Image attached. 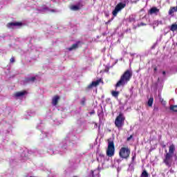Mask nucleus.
<instances>
[{"label": "nucleus", "instance_id": "e433bc0d", "mask_svg": "<svg viewBox=\"0 0 177 177\" xmlns=\"http://www.w3.org/2000/svg\"><path fill=\"white\" fill-rule=\"evenodd\" d=\"M140 26H146V24L141 22L138 26L140 27Z\"/></svg>", "mask_w": 177, "mask_h": 177}, {"label": "nucleus", "instance_id": "2eb2a0df", "mask_svg": "<svg viewBox=\"0 0 177 177\" xmlns=\"http://www.w3.org/2000/svg\"><path fill=\"white\" fill-rule=\"evenodd\" d=\"M170 30L173 31V32L174 31H177V24H171V28H170Z\"/></svg>", "mask_w": 177, "mask_h": 177}, {"label": "nucleus", "instance_id": "1a4fd4ad", "mask_svg": "<svg viewBox=\"0 0 177 177\" xmlns=\"http://www.w3.org/2000/svg\"><path fill=\"white\" fill-rule=\"evenodd\" d=\"M100 83H103V80H102V79H99L96 81L92 82V83L88 85V88H91L93 86H97V85H99V84Z\"/></svg>", "mask_w": 177, "mask_h": 177}, {"label": "nucleus", "instance_id": "a878e982", "mask_svg": "<svg viewBox=\"0 0 177 177\" xmlns=\"http://www.w3.org/2000/svg\"><path fill=\"white\" fill-rule=\"evenodd\" d=\"M109 70H110V67L106 66L104 71H100V74H102V73H109Z\"/></svg>", "mask_w": 177, "mask_h": 177}, {"label": "nucleus", "instance_id": "37998d69", "mask_svg": "<svg viewBox=\"0 0 177 177\" xmlns=\"http://www.w3.org/2000/svg\"><path fill=\"white\" fill-rule=\"evenodd\" d=\"M107 161H109V160H105V162H107Z\"/></svg>", "mask_w": 177, "mask_h": 177}, {"label": "nucleus", "instance_id": "79ce46f5", "mask_svg": "<svg viewBox=\"0 0 177 177\" xmlns=\"http://www.w3.org/2000/svg\"><path fill=\"white\" fill-rule=\"evenodd\" d=\"M95 112H91V114H94Z\"/></svg>", "mask_w": 177, "mask_h": 177}, {"label": "nucleus", "instance_id": "dca6fc26", "mask_svg": "<svg viewBox=\"0 0 177 177\" xmlns=\"http://www.w3.org/2000/svg\"><path fill=\"white\" fill-rule=\"evenodd\" d=\"M39 12H46V10H49V8H47L46 6H43L39 9Z\"/></svg>", "mask_w": 177, "mask_h": 177}, {"label": "nucleus", "instance_id": "423d86ee", "mask_svg": "<svg viewBox=\"0 0 177 177\" xmlns=\"http://www.w3.org/2000/svg\"><path fill=\"white\" fill-rule=\"evenodd\" d=\"M20 26H21V23L19 22H11L7 24L8 28H17V27H20Z\"/></svg>", "mask_w": 177, "mask_h": 177}, {"label": "nucleus", "instance_id": "a211bd4d", "mask_svg": "<svg viewBox=\"0 0 177 177\" xmlns=\"http://www.w3.org/2000/svg\"><path fill=\"white\" fill-rule=\"evenodd\" d=\"M77 48H78V44H73V46L70 48H68V50H74V49H77Z\"/></svg>", "mask_w": 177, "mask_h": 177}, {"label": "nucleus", "instance_id": "f257e3e1", "mask_svg": "<svg viewBox=\"0 0 177 177\" xmlns=\"http://www.w3.org/2000/svg\"><path fill=\"white\" fill-rule=\"evenodd\" d=\"M132 72L130 70H127L124 72V73L121 75L120 80L115 84V88H120V86H125L127 84H128L131 81V78H132Z\"/></svg>", "mask_w": 177, "mask_h": 177}, {"label": "nucleus", "instance_id": "f8f14e48", "mask_svg": "<svg viewBox=\"0 0 177 177\" xmlns=\"http://www.w3.org/2000/svg\"><path fill=\"white\" fill-rule=\"evenodd\" d=\"M27 93L26 91H19L15 94V97H23Z\"/></svg>", "mask_w": 177, "mask_h": 177}, {"label": "nucleus", "instance_id": "4468645a", "mask_svg": "<svg viewBox=\"0 0 177 177\" xmlns=\"http://www.w3.org/2000/svg\"><path fill=\"white\" fill-rule=\"evenodd\" d=\"M153 102H154V98H153L152 97H150L147 102V104L149 106V107H151L153 106Z\"/></svg>", "mask_w": 177, "mask_h": 177}, {"label": "nucleus", "instance_id": "72a5a7b5", "mask_svg": "<svg viewBox=\"0 0 177 177\" xmlns=\"http://www.w3.org/2000/svg\"><path fill=\"white\" fill-rule=\"evenodd\" d=\"M10 63H15V57H12V58L10 59Z\"/></svg>", "mask_w": 177, "mask_h": 177}, {"label": "nucleus", "instance_id": "6e6552de", "mask_svg": "<svg viewBox=\"0 0 177 177\" xmlns=\"http://www.w3.org/2000/svg\"><path fill=\"white\" fill-rule=\"evenodd\" d=\"M160 13V9L157 8V7H152L149 10V15H158Z\"/></svg>", "mask_w": 177, "mask_h": 177}, {"label": "nucleus", "instance_id": "2f4dec72", "mask_svg": "<svg viewBox=\"0 0 177 177\" xmlns=\"http://www.w3.org/2000/svg\"><path fill=\"white\" fill-rule=\"evenodd\" d=\"M153 26H156V27H158V26H159L158 20L155 21L153 22Z\"/></svg>", "mask_w": 177, "mask_h": 177}, {"label": "nucleus", "instance_id": "39448f33", "mask_svg": "<svg viewBox=\"0 0 177 177\" xmlns=\"http://www.w3.org/2000/svg\"><path fill=\"white\" fill-rule=\"evenodd\" d=\"M172 157H174V155H171L167 153L165 154L163 162L165 164V165H167V167H171L172 165Z\"/></svg>", "mask_w": 177, "mask_h": 177}, {"label": "nucleus", "instance_id": "4be33fe9", "mask_svg": "<svg viewBox=\"0 0 177 177\" xmlns=\"http://www.w3.org/2000/svg\"><path fill=\"white\" fill-rule=\"evenodd\" d=\"M142 177H149V173L146 170H144L141 174Z\"/></svg>", "mask_w": 177, "mask_h": 177}, {"label": "nucleus", "instance_id": "412c9836", "mask_svg": "<svg viewBox=\"0 0 177 177\" xmlns=\"http://www.w3.org/2000/svg\"><path fill=\"white\" fill-rule=\"evenodd\" d=\"M98 117L100 120H102L103 118V111L102 110H99L97 112Z\"/></svg>", "mask_w": 177, "mask_h": 177}, {"label": "nucleus", "instance_id": "9d476101", "mask_svg": "<svg viewBox=\"0 0 177 177\" xmlns=\"http://www.w3.org/2000/svg\"><path fill=\"white\" fill-rule=\"evenodd\" d=\"M106 156L111 157V140H108V149L106 150Z\"/></svg>", "mask_w": 177, "mask_h": 177}, {"label": "nucleus", "instance_id": "c756f323", "mask_svg": "<svg viewBox=\"0 0 177 177\" xmlns=\"http://www.w3.org/2000/svg\"><path fill=\"white\" fill-rule=\"evenodd\" d=\"M61 147L62 150H66V149H67V145L65 143L64 145H61Z\"/></svg>", "mask_w": 177, "mask_h": 177}, {"label": "nucleus", "instance_id": "bb28decb", "mask_svg": "<svg viewBox=\"0 0 177 177\" xmlns=\"http://www.w3.org/2000/svg\"><path fill=\"white\" fill-rule=\"evenodd\" d=\"M159 100H160V103H162L163 105L167 104V101L164 100V98L160 97Z\"/></svg>", "mask_w": 177, "mask_h": 177}, {"label": "nucleus", "instance_id": "ea45409f", "mask_svg": "<svg viewBox=\"0 0 177 177\" xmlns=\"http://www.w3.org/2000/svg\"><path fill=\"white\" fill-rule=\"evenodd\" d=\"M162 74H163V75H165L166 73H165V71H162Z\"/></svg>", "mask_w": 177, "mask_h": 177}, {"label": "nucleus", "instance_id": "393cba45", "mask_svg": "<svg viewBox=\"0 0 177 177\" xmlns=\"http://www.w3.org/2000/svg\"><path fill=\"white\" fill-rule=\"evenodd\" d=\"M175 8L174 7H171L169 10V15H173V13H175Z\"/></svg>", "mask_w": 177, "mask_h": 177}, {"label": "nucleus", "instance_id": "58836bf2", "mask_svg": "<svg viewBox=\"0 0 177 177\" xmlns=\"http://www.w3.org/2000/svg\"><path fill=\"white\" fill-rule=\"evenodd\" d=\"M173 8H174L175 12H177V6L176 7H173Z\"/></svg>", "mask_w": 177, "mask_h": 177}, {"label": "nucleus", "instance_id": "7ed1b4c3", "mask_svg": "<svg viewBox=\"0 0 177 177\" xmlns=\"http://www.w3.org/2000/svg\"><path fill=\"white\" fill-rule=\"evenodd\" d=\"M119 156L120 158H124V160H128L129 156H131V150L128 147H122L119 152Z\"/></svg>", "mask_w": 177, "mask_h": 177}, {"label": "nucleus", "instance_id": "b1692460", "mask_svg": "<svg viewBox=\"0 0 177 177\" xmlns=\"http://www.w3.org/2000/svg\"><path fill=\"white\" fill-rule=\"evenodd\" d=\"M114 142H111V156H114Z\"/></svg>", "mask_w": 177, "mask_h": 177}, {"label": "nucleus", "instance_id": "473e14b6", "mask_svg": "<svg viewBox=\"0 0 177 177\" xmlns=\"http://www.w3.org/2000/svg\"><path fill=\"white\" fill-rule=\"evenodd\" d=\"M132 138H133V135H131L129 138H127V142H129Z\"/></svg>", "mask_w": 177, "mask_h": 177}, {"label": "nucleus", "instance_id": "7c9ffc66", "mask_svg": "<svg viewBox=\"0 0 177 177\" xmlns=\"http://www.w3.org/2000/svg\"><path fill=\"white\" fill-rule=\"evenodd\" d=\"M50 12H52L53 13H57L59 10L57 9H52V10H50Z\"/></svg>", "mask_w": 177, "mask_h": 177}, {"label": "nucleus", "instance_id": "5701e85b", "mask_svg": "<svg viewBox=\"0 0 177 177\" xmlns=\"http://www.w3.org/2000/svg\"><path fill=\"white\" fill-rule=\"evenodd\" d=\"M71 10H80V6H72L71 7Z\"/></svg>", "mask_w": 177, "mask_h": 177}, {"label": "nucleus", "instance_id": "c85d7f7f", "mask_svg": "<svg viewBox=\"0 0 177 177\" xmlns=\"http://www.w3.org/2000/svg\"><path fill=\"white\" fill-rule=\"evenodd\" d=\"M136 159V153H135L132 158H131V162H133V161H135V160Z\"/></svg>", "mask_w": 177, "mask_h": 177}, {"label": "nucleus", "instance_id": "4c0bfd02", "mask_svg": "<svg viewBox=\"0 0 177 177\" xmlns=\"http://www.w3.org/2000/svg\"><path fill=\"white\" fill-rule=\"evenodd\" d=\"M157 70H158L157 66H155L153 68V71L156 73L157 71Z\"/></svg>", "mask_w": 177, "mask_h": 177}, {"label": "nucleus", "instance_id": "aec40b11", "mask_svg": "<svg viewBox=\"0 0 177 177\" xmlns=\"http://www.w3.org/2000/svg\"><path fill=\"white\" fill-rule=\"evenodd\" d=\"M98 162H102V160H104V155L100 153L99 157L97 158Z\"/></svg>", "mask_w": 177, "mask_h": 177}, {"label": "nucleus", "instance_id": "f03ea898", "mask_svg": "<svg viewBox=\"0 0 177 177\" xmlns=\"http://www.w3.org/2000/svg\"><path fill=\"white\" fill-rule=\"evenodd\" d=\"M125 122V117L122 113H120L115 120V125L117 129H121L122 127H124V124Z\"/></svg>", "mask_w": 177, "mask_h": 177}, {"label": "nucleus", "instance_id": "f704fd0d", "mask_svg": "<svg viewBox=\"0 0 177 177\" xmlns=\"http://www.w3.org/2000/svg\"><path fill=\"white\" fill-rule=\"evenodd\" d=\"M158 23L159 24V26H162L164 24V23L162 22V21H158Z\"/></svg>", "mask_w": 177, "mask_h": 177}, {"label": "nucleus", "instance_id": "a18cd8bd", "mask_svg": "<svg viewBox=\"0 0 177 177\" xmlns=\"http://www.w3.org/2000/svg\"><path fill=\"white\" fill-rule=\"evenodd\" d=\"M176 73H177V68H176Z\"/></svg>", "mask_w": 177, "mask_h": 177}, {"label": "nucleus", "instance_id": "20e7f679", "mask_svg": "<svg viewBox=\"0 0 177 177\" xmlns=\"http://www.w3.org/2000/svg\"><path fill=\"white\" fill-rule=\"evenodd\" d=\"M127 6V3H119L118 5L115 7V9L112 12V15L113 17H116L117 15H118V12H121L122 9H124Z\"/></svg>", "mask_w": 177, "mask_h": 177}, {"label": "nucleus", "instance_id": "0eeeda50", "mask_svg": "<svg viewBox=\"0 0 177 177\" xmlns=\"http://www.w3.org/2000/svg\"><path fill=\"white\" fill-rule=\"evenodd\" d=\"M175 150H176V149L175 148V145L171 144L169 147V151H167V150L165 151V153L167 154H170L171 156H174V153H175Z\"/></svg>", "mask_w": 177, "mask_h": 177}, {"label": "nucleus", "instance_id": "f3484780", "mask_svg": "<svg viewBox=\"0 0 177 177\" xmlns=\"http://www.w3.org/2000/svg\"><path fill=\"white\" fill-rule=\"evenodd\" d=\"M35 81V77H28L25 80L26 82H34Z\"/></svg>", "mask_w": 177, "mask_h": 177}, {"label": "nucleus", "instance_id": "c9c22d12", "mask_svg": "<svg viewBox=\"0 0 177 177\" xmlns=\"http://www.w3.org/2000/svg\"><path fill=\"white\" fill-rule=\"evenodd\" d=\"M104 15H105L106 17H109V16L110 15L109 14V12H104Z\"/></svg>", "mask_w": 177, "mask_h": 177}, {"label": "nucleus", "instance_id": "6ab92c4d", "mask_svg": "<svg viewBox=\"0 0 177 177\" xmlns=\"http://www.w3.org/2000/svg\"><path fill=\"white\" fill-rule=\"evenodd\" d=\"M169 109L171 111L177 113V105H171Z\"/></svg>", "mask_w": 177, "mask_h": 177}, {"label": "nucleus", "instance_id": "cd10ccee", "mask_svg": "<svg viewBox=\"0 0 177 177\" xmlns=\"http://www.w3.org/2000/svg\"><path fill=\"white\" fill-rule=\"evenodd\" d=\"M85 102H86V98L83 97V98H82L80 103H81V104H82V106H85Z\"/></svg>", "mask_w": 177, "mask_h": 177}, {"label": "nucleus", "instance_id": "c03bdc74", "mask_svg": "<svg viewBox=\"0 0 177 177\" xmlns=\"http://www.w3.org/2000/svg\"><path fill=\"white\" fill-rule=\"evenodd\" d=\"M107 23H110V21H109Z\"/></svg>", "mask_w": 177, "mask_h": 177}, {"label": "nucleus", "instance_id": "a19ab883", "mask_svg": "<svg viewBox=\"0 0 177 177\" xmlns=\"http://www.w3.org/2000/svg\"><path fill=\"white\" fill-rule=\"evenodd\" d=\"M92 176L95 177V175L93 174V171H92Z\"/></svg>", "mask_w": 177, "mask_h": 177}, {"label": "nucleus", "instance_id": "9b49d317", "mask_svg": "<svg viewBox=\"0 0 177 177\" xmlns=\"http://www.w3.org/2000/svg\"><path fill=\"white\" fill-rule=\"evenodd\" d=\"M59 99L60 97H59V95L54 96L52 100L53 106H57Z\"/></svg>", "mask_w": 177, "mask_h": 177}, {"label": "nucleus", "instance_id": "ddd939ff", "mask_svg": "<svg viewBox=\"0 0 177 177\" xmlns=\"http://www.w3.org/2000/svg\"><path fill=\"white\" fill-rule=\"evenodd\" d=\"M111 95H112V96H113V97H115V99H118V95H120V91H113L111 92Z\"/></svg>", "mask_w": 177, "mask_h": 177}]
</instances>
